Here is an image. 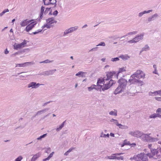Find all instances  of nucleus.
Returning a JSON list of instances; mask_svg holds the SVG:
<instances>
[{"label":"nucleus","instance_id":"1","mask_svg":"<svg viewBox=\"0 0 161 161\" xmlns=\"http://www.w3.org/2000/svg\"><path fill=\"white\" fill-rule=\"evenodd\" d=\"M114 83V81L113 80H109L106 79L105 81L103 79H99L97 82L98 85L103 84L104 87L103 90H105L108 89Z\"/></svg>","mask_w":161,"mask_h":161},{"label":"nucleus","instance_id":"2","mask_svg":"<svg viewBox=\"0 0 161 161\" xmlns=\"http://www.w3.org/2000/svg\"><path fill=\"white\" fill-rule=\"evenodd\" d=\"M118 82L120 85L114 91V93L115 94H118L124 90L127 82L124 79H120L119 80Z\"/></svg>","mask_w":161,"mask_h":161},{"label":"nucleus","instance_id":"3","mask_svg":"<svg viewBox=\"0 0 161 161\" xmlns=\"http://www.w3.org/2000/svg\"><path fill=\"white\" fill-rule=\"evenodd\" d=\"M161 156V148H158L157 149H153L151 150V153H148V156L150 158L154 157L156 156V158H160Z\"/></svg>","mask_w":161,"mask_h":161},{"label":"nucleus","instance_id":"4","mask_svg":"<svg viewBox=\"0 0 161 161\" xmlns=\"http://www.w3.org/2000/svg\"><path fill=\"white\" fill-rule=\"evenodd\" d=\"M145 74L141 70H137L134 74L131 75V77H136L137 78H144Z\"/></svg>","mask_w":161,"mask_h":161},{"label":"nucleus","instance_id":"5","mask_svg":"<svg viewBox=\"0 0 161 161\" xmlns=\"http://www.w3.org/2000/svg\"><path fill=\"white\" fill-rule=\"evenodd\" d=\"M150 135V134H146L142 133V136L141 139L143 141H150L151 142H155L157 140L156 139L151 137L149 136Z\"/></svg>","mask_w":161,"mask_h":161},{"label":"nucleus","instance_id":"6","mask_svg":"<svg viewBox=\"0 0 161 161\" xmlns=\"http://www.w3.org/2000/svg\"><path fill=\"white\" fill-rule=\"evenodd\" d=\"M27 41L24 40L23 42L19 44L15 43L14 45V49L17 50L18 49H20L26 46L27 44Z\"/></svg>","mask_w":161,"mask_h":161},{"label":"nucleus","instance_id":"7","mask_svg":"<svg viewBox=\"0 0 161 161\" xmlns=\"http://www.w3.org/2000/svg\"><path fill=\"white\" fill-rule=\"evenodd\" d=\"M36 24V21L31 22L26 26L25 30L27 32H29L34 27Z\"/></svg>","mask_w":161,"mask_h":161},{"label":"nucleus","instance_id":"8","mask_svg":"<svg viewBox=\"0 0 161 161\" xmlns=\"http://www.w3.org/2000/svg\"><path fill=\"white\" fill-rule=\"evenodd\" d=\"M140 160L142 161H148V154H146L144 153H141L137 154Z\"/></svg>","mask_w":161,"mask_h":161},{"label":"nucleus","instance_id":"9","mask_svg":"<svg viewBox=\"0 0 161 161\" xmlns=\"http://www.w3.org/2000/svg\"><path fill=\"white\" fill-rule=\"evenodd\" d=\"M131 79H130L129 80V82L130 84L138 83L141 85H142V81L140 80L136 79V77H131Z\"/></svg>","mask_w":161,"mask_h":161},{"label":"nucleus","instance_id":"10","mask_svg":"<svg viewBox=\"0 0 161 161\" xmlns=\"http://www.w3.org/2000/svg\"><path fill=\"white\" fill-rule=\"evenodd\" d=\"M122 153H117L112 154L111 156L112 158L117 159H121L123 160L124 158L123 156L117 157V156H119L122 154Z\"/></svg>","mask_w":161,"mask_h":161},{"label":"nucleus","instance_id":"11","mask_svg":"<svg viewBox=\"0 0 161 161\" xmlns=\"http://www.w3.org/2000/svg\"><path fill=\"white\" fill-rule=\"evenodd\" d=\"M130 134L134 136L137 137H141V138L142 133H141L139 131H136L135 132H131L130 133Z\"/></svg>","mask_w":161,"mask_h":161},{"label":"nucleus","instance_id":"12","mask_svg":"<svg viewBox=\"0 0 161 161\" xmlns=\"http://www.w3.org/2000/svg\"><path fill=\"white\" fill-rule=\"evenodd\" d=\"M33 20H28V19H25L22 21L20 23L21 26L24 27L27 25L28 24L32 22Z\"/></svg>","mask_w":161,"mask_h":161},{"label":"nucleus","instance_id":"13","mask_svg":"<svg viewBox=\"0 0 161 161\" xmlns=\"http://www.w3.org/2000/svg\"><path fill=\"white\" fill-rule=\"evenodd\" d=\"M41 84L39 83L36 84L34 82H32L28 85V87L30 88L32 87V88H36Z\"/></svg>","mask_w":161,"mask_h":161},{"label":"nucleus","instance_id":"14","mask_svg":"<svg viewBox=\"0 0 161 161\" xmlns=\"http://www.w3.org/2000/svg\"><path fill=\"white\" fill-rule=\"evenodd\" d=\"M116 73L114 71H112L111 72H109L107 73V79L106 80H109V79L110 78H112V77L114 75H116Z\"/></svg>","mask_w":161,"mask_h":161},{"label":"nucleus","instance_id":"15","mask_svg":"<svg viewBox=\"0 0 161 161\" xmlns=\"http://www.w3.org/2000/svg\"><path fill=\"white\" fill-rule=\"evenodd\" d=\"M46 22H47V25H50L54 23H56V22L54 18H49L47 19Z\"/></svg>","mask_w":161,"mask_h":161},{"label":"nucleus","instance_id":"16","mask_svg":"<svg viewBox=\"0 0 161 161\" xmlns=\"http://www.w3.org/2000/svg\"><path fill=\"white\" fill-rule=\"evenodd\" d=\"M143 34H141L140 36H136L134 38L135 42L136 43L140 41L142 39H143Z\"/></svg>","mask_w":161,"mask_h":161},{"label":"nucleus","instance_id":"17","mask_svg":"<svg viewBox=\"0 0 161 161\" xmlns=\"http://www.w3.org/2000/svg\"><path fill=\"white\" fill-rule=\"evenodd\" d=\"M130 159L132 160V161H141L137 154L135 155L133 158H131Z\"/></svg>","mask_w":161,"mask_h":161},{"label":"nucleus","instance_id":"18","mask_svg":"<svg viewBox=\"0 0 161 161\" xmlns=\"http://www.w3.org/2000/svg\"><path fill=\"white\" fill-rule=\"evenodd\" d=\"M40 156V154L39 153L36 154L34 155L32 157L31 161H35Z\"/></svg>","mask_w":161,"mask_h":161},{"label":"nucleus","instance_id":"19","mask_svg":"<svg viewBox=\"0 0 161 161\" xmlns=\"http://www.w3.org/2000/svg\"><path fill=\"white\" fill-rule=\"evenodd\" d=\"M124 142V144H125V145H132L133 146H135L136 145V144L135 143L130 144V142L127 141L126 140H125Z\"/></svg>","mask_w":161,"mask_h":161},{"label":"nucleus","instance_id":"20","mask_svg":"<svg viewBox=\"0 0 161 161\" xmlns=\"http://www.w3.org/2000/svg\"><path fill=\"white\" fill-rule=\"evenodd\" d=\"M157 117H161V115L159 114H153L151 115L150 116V118H154Z\"/></svg>","mask_w":161,"mask_h":161},{"label":"nucleus","instance_id":"21","mask_svg":"<svg viewBox=\"0 0 161 161\" xmlns=\"http://www.w3.org/2000/svg\"><path fill=\"white\" fill-rule=\"evenodd\" d=\"M30 62H26L23 64H16V67H23L25 66V64L26 63H30Z\"/></svg>","mask_w":161,"mask_h":161},{"label":"nucleus","instance_id":"22","mask_svg":"<svg viewBox=\"0 0 161 161\" xmlns=\"http://www.w3.org/2000/svg\"><path fill=\"white\" fill-rule=\"evenodd\" d=\"M85 73V72L82 71H80L78 72L77 74H76L75 75L77 76H81L82 77H83L84 76V74Z\"/></svg>","mask_w":161,"mask_h":161},{"label":"nucleus","instance_id":"23","mask_svg":"<svg viewBox=\"0 0 161 161\" xmlns=\"http://www.w3.org/2000/svg\"><path fill=\"white\" fill-rule=\"evenodd\" d=\"M152 10H149L147 11H144L142 13H140L139 14V16L140 17L142 16L144 14H145V13H150V12L152 11Z\"/></svg>","mask_w":161,"mask_h":161},{"label":"nucleus","instance_id":"24","mask_svg":"<svg viewBox=\"0 0 161 161\" xmlns=\"http://www.w3.org/2000/svg\"><path fill=\"white\" fill-rule=\"evenodd\" d=\"M45 7L43 6L41 7V9L40 17L41 18L44 13Z\"/></svg>","mask_w":161,"mask_h":161},{"label":"nucleus","instance_id":"25","mask_svg":"<svg viewBox=\"0 0 161 161\" xmlns=\"http://www.w3.org/2000/svg\"><path fill=\"white\" fill-rule=\"evenodd\" d=\"M109 114L111 115H114L115 116H117V111H111L109 112Z\"/></svg>","mask_w":161,"mask_h":161},{"label":"nucleus","instance_id":"26","mask_svg":"<svg viewBox=\"0 0 161 161\" xmlns=\"http://www.w3.org/2000/svg\"><path fill=\"white\" fill-rule=\"evenodd\" d=\"M114 120V121H115V123L116 125L117 126H118L119 128H122V126H123L122 125H121V124H119L118 123V121H117V120Z\"/></svg>","mask_w":161,"mask_h":161},{"label":"nucleus","instance_id":"27","mask_svg":"<svg viewBox=\"0 0 161 161\" xmlns=\"http://www.w3.org/2000/svg\"><path fill=\"white\" fill-rule=\"evenodd\" d=\"M77 28L78 27L76 26L70 28H69L70 31L71 32H73L74 31L77 30Z\"/></svg>","mask_w":161,"mask_h":161},{"label":"nucleus","instance_id":"28","mask_svg":"<svg viewBox=\"0 0 161 161\" xmlns=\"http://www.w3.org/2000/svg\"><path fill=\"white\" fill-rule=\"evenodd\" d=\"M45 5H48L50 4V0H43Z\"/></svg>","mask_w":161,"mask_h":161},{"label":"nucleus","instance_id":"29","mask_svg":"<svg viewBox=\"0 0 161 161\" xmlns=\"http://www.w3.org/2000/svg\"><path fill=\"white\" fill-rule=\"evenodd\" d=\"M52 61H50L48 59H47V60H45V61L40 62V63H49L51 62H52Z\"/></svg>","mask_w":161,"mask_h":161},{"label":"nucleus","instance_id":"30","mask_svg":"<svg viewBox=\"0 0 161 161\" xmlns=\"http://www.w3.org/2000/svg\"><path fill=\"white\" fill-rule=\"evenodd\" d=\"M65 122H64L60 125L59 127V128H58L57 129V131H59V130H60L64 126V123Z\"/></svg>","mask_w":161,"mask_h":161},{"label":"nucleus","instance_id":"31","mask_svg":"<svg viewBox=\"0 0 161 161\" xmlns=\"http://www.w3.org/2000/svg\"><path fill=\"white\" fill-rule=\"evenodd\" d=\"M56 0H50V4H56Z\"/></svg>","mask_w":161,"mask_h":161},{"label":"nucleus","instance_id":"32","mask_svg":"<svg viewBox=\"0 0 161 161\" xmlns=\"http://www.w3.org/2000/svg\"><path fill=\"white\" fill-rule=\"evenodd\" d=\"M119 58H122L123 59H127V58H129V57L128 56H125L122 55L121 56H120L119 57Z\"/></svg>","mask_w":161,"mask_h":161},{"label":"nucleus","instance_id":"33","mask_svg":"<svg viewBox=\"0 0 161 161\" xmlns=\"http://www.w3.org/2000/svg\"><path fill=\"white\" fill-rule=\"evenodd\" d=\"M50 9L51 8H47L45 9V11L44 12V14H47L48 12L50 11Z\"/></svg>","mask_w":161,"mask_h":161},{"label":"nucleus","instance_id":"34","mask_svg":"<svg viewBox=\"0 0 161 161\" xmlns=\"http://www.w3.org/2000/svg\"><path fill=\"white\" fill-rule=\"evenodd\" d=\"M154 93L156 95L159 94L160 95H161V90L155 92Z\"/></svg>","mask_w":161,"mask_h":161},{"label":"nucleus","instance_id":"35","mask_svg":"<svg viewBox=\"0 0 161 161\" xmlns=\"http://www.w3.org/2000/svg\"><path fill=\"white\" fill-rule=\"evenodd\" d=\"M125 69L124 68H120L119 71L118 73H119L120 72L125 71Z\"/></svg>","mask_w":161,"mask_h":161},{"label":"nucleus","instance_id":"36","mask_svg":"<svg viewBox=\"0 0 161 161\" xmlns=\"http://www.w3.org/2000/svg\"><path fill=\"white\" fill-rule=\"evenodd\" d=\"M23 158L21 156H19L16 159L15 161H20Z\"/></svg>","mask_w":161,"mask_h":161},{"label":"nucleus","instance_id":"37","mask_svg":"<svg viewBox=\"0 0 161 161\" xmlns=\"http://www.w3.org/2000/svg\"><path fill=\"white\" fill-rule=\"evenodd\" d=\"M149 47L147 45H146L143 48V50L144 51H146L147 50H149Z\"/></svg>","mask_w":161,"mask_h":161},{"label":"nucleus","instance_id":"38","mask_svg":"<svg viewBox=\"0 0 161 161\" xmlns=\"http://www.w3.org/2000/svg\"><path fill=\"white\" fill-rule=\"evenodd\" d=\"M54 153V152H52L47 157L48 158H49V159L53 156Z\"/></svg>","mask_w":161,"mask_h":161},{"label":"nucleus","instance_id":"39","mask_svg":"<svg viewBox=\"0 0 161 161\" xmlns=\"http://www.w3.org/2000/svg\"><path fill=\"white\" fill-rule=\"evenodd\" d=\"M47 134H45L44 135H43L42 136H41L37 138L38 140H40L41 138L44 137L45 136H46Z\"/></svg>","mask_w":161,"mask_h":161},{"label":"nucleus","instance_id":"40","mask_svg":"<svg viewBox=\"0 0 161 161\" xmlns=\"http://www.w3.org/2000/svg\"><path fill=\"white\" fill-rule=\"evenodd\" d=\"M47 134H45L44 135H43L42 136H41L37 138L38 140H40L41 138L44 137L45 136H46Z\"/></svg>","mask_w":161,"mask_h":161},{"label":"nucleus","instance_id":"41","mask_svg":"<svg viewBox=\"0 0 161 161\" xmlns=\"http://www.w3.org/2000/svg\"><path fill=\"white\" fill-rule=\"evenodd\" d=\"M71 33L70 31V29H69L68 30H66L64 32V34H66L69 33Z\"/></svg>","mask_w":161,"mask_h":161},{"label":"nucleus","instance_id":"42","mask_svg":"<svg viewBox=\"0 0 161 161\" xmlns=\"http://www.w3.org/2000/svg\"><path fill=\"white\" fill-rule=\"evenodd\" d=\"M53 70H50L49 71H47L46 72V74H47V75H49L50 74H52V73H53Z\"/></svg>","mask_w":161,"mask_h":161},{"label":"nucleus","instance_id":"43","mask_svg":"<svg viewBox=\"0 0 161 161\" xmlns=\"http://www.w3.org/2000/svg\"><path fill=\"white\" fill-rule=\"evenodd\" d=\"M119 60V58L116 57L115 58H113L112 59V61H118Z\"/></svg>","mask_w":161,"mask_h":161},{"label":"nucleus","instance_id":"44","mask_svg":"<svg viewBox=\"0 0 161 161\" xmlns=\"http://www.w3.org/2000/svg\"><path fill=\"white\" fill-rule=\"evenodd\" d=\"M105 44L104 42H101L100 44H99L97 45V46H105Z\"/></svg>","mask_w":161,"mask_h":161},{"label":"nucleus","instance_id":"45","mask_svg":"<svg viewBox=\"0 0 161 161\" xmlns=\"http://www.w3.org/2000/svg\"><path fill=\"white\" fill-rule=\"evenodd\" d=\"M128 42L130 43H136V42H135V40L134 39H132L131 40L128 41Z\"/></svg>","mask_w":161,"mask_h":161},{"label":"nucleus","instance_id":"46","mask_svg":"<svg viewBox=\"0 0 161 161\" xmlns=\"http://www.w3.org/2000/svg\"><path fill=\"white\" fill-rule=\"evenodd\" d=\"M156 112L158 113V114H160L161 113V108H158L157 109L156 111Z\"/></svg>","mask_w":161,"mask_h":161},{"label":"nucleus","instance_id":"47","mask_svg":"<svg viewBox=\"0 0 161 161\" xmlns=\"http://www.w3.org/2000/svg\"><path fill=\"white\" fill-rule=\"evenodd\" d=\"M94 88V87L92 86H91V87H88V90L90 91H91Z\"/></svg>","mask_w":161,"mask_h":161},{"label":"nucleus","instance_id":"48","mask_svg":"<svg viewBox=\"0 0 161 161\" xmlns=\"http://www.w3.org/2000/svg\"><path fill=\"white\" fill-rule=\"evenodd\" d=\"M155 99L158 101H161V97H155Z\"/></svg>","mask_w":161,"mask_h":161},{"label":"nucleus","instance_id":"49","mask_svg":"<svg viewBox=\"0 0 161 161\" xmlns=\"http://www.w3.org/2000/svg\"><path fill=\"white\" fill-rule=\"evenodd\" d=\"M75 149L74 147H72L70 148L67 151L69 153L70 152H71L74 149Z\"/></svg>","mask_w":161,"mask_h":161},{"label":"nucleus","instance_id":"50","mask_svg":"<svg viewBox=\"0 0 161 161\" xmlns=\"http://www.w3.org/2000/svg\"><path fill=\"white\" fill-rule=\"evenodd\" d=\"M58 12L57 10L54 11L53 13V15H56L58 14Z\"/></svg>","mask_w":161,"mask_h":161},{"label":"nucleus","instance_id":"51","mask_svg":"<svg viewBox=\"0 0 161 161\" xmlns=\"http://www.w3.org/2000/svg\"><path fill=\"white\" fill-rule=\"evenodd\" d=\"M153 73L158 74V73L157 72V69H154V70L153 72Z\"/></svg>","mask_w":161,"mask_h":161},{"label":"nucleus","instance_id":"52","mask_svg":"<svg viewBox=\"0 0 161 161\" xmlns=\"http://www.w3.org/2000/svg\"><path fill=\"white\" fill-rule=\"evenodd\" d=\"M9 11L8 9H6L5 10H4L3 12H4V13H6L7 12H8Z\"/></svg>","mask_w":161,"mask_h":161},{"label":"nucleus","instance_id":"53","mask_svg":"<svg viewBox=\"0 0 161 161\" xmlns=\"http://www.w3.org/2000/svg\"><path fill=\"white\" fill-rule=\"evenodd\" d=\"M152 144H149L148 145V147L151 149H152Z\"/></svg>","mask_w":161,"mask_h":161},{"label":"nucleus","instance_id":"54","mask_svg":"<svg viewBox=\"0 0 161 161\" xmlns=\"http://www.w3.org/2000/svg\"><path fill=\"white\" fill-rule=\"evenodd\" d=\"M136 33V31H134L133 32H130V33H129V34H135Z\"/></svg>","mask_w":161,"mask_h":161},{"label":"nucleus","instance_id":"55","mask_svg":"<svg viewBox=\"0 0 161 161\" xmlns=\"http://www.w3.org/2000/svg\"><path fill=\"white\" fill-rule=\"evenodd\" d=\"M41 31H38L37 32H33V33L34 34H36L37 33H38L39 32H40Z\"/></svg>","mask_w":161,"mask_h":161},{"label":"nucleus","instance_id":"56","mask_svg":"<svg viewBox=\"0 0 161 161\" xmlns=\"http://www.w3.org/2000/svg\"><path fill=\"white\" fill-rule=\"evenodd\" d=\"M5 53L6 54H7L8 53V51L7 50V49H6L5 51Z\"/></svg>","mask_w":161,"mask_h":161},{"label":"nucleus","instance_id":"57","mask_svg":"<svg viewBox=\"0 0 161 161\" xmlns=\"http://www.w3.org/2000/svg\"><path fill=\"white\" fill-rule=\"evenodd\" d=\"M49 160V158H48V157L46 158H45V159H44L43 160V161H46L47 160Z\"/></svg>","mask_w":161,"mask_h":161},{"label":"nucleus","instance_id":"58","mask_svg":"<svg viewBox=\"0 0 161 161\" xmlns=\"http://www.w3.org/2000/svg\"><path fill=\"white\" fill-rule=\"evenodd\" d=\"M4 14V12L3 11L1 13H0V16H2Z\"/></svg>","mask_w":161,"mask_h":161},{"label":"nucleus","instance_id":"59","mask_svg":"<svg viewBox=\"0 0 161 161\" xmlns=\"http://www.w3.org/2000/svg\"><path fill=\"white\" fill-rule=\"evenodd\" d=\"M110 135L112 137H114V134L112 133H111L110 134Z\"/></svg>","mask_w":161,"mask_h":161},{"label":"nucleus","instance_id":"60","mask_svg":"<svg viewBox=\"0 0 161 161\" xmlns=\"http://www.w3.org/2000/svg\"><path fill=\"white\" fill-rule=\"evenodd\" d=\"M153 67L154 69H157V68H156V65H153Z\"/></svg>","mask_w":161,"mask_h":161},{"label":"nucleus","instance_id":"61","mask_svg":"<svg viewBox=\"0 0 161 161\" xmlns=\"http://www.w3.org/2000/svg\"><path fill=\"white\" fill-rule=\"evenodd\" d=\"M69 153L68 152V151L65 152L64 153V155H68Z\"/></svg>","mask_w":161,"mask_h":161},{"label":"nucleus","instance_id":"62","mask_svg":"<svg viewBox=\"0 0 161 161\" xmlns=\"http://www.w3.org/2000/svg\"><path fill=\"white\" fill-rule=\"evenodd\" d=\"M18 54V53H15L13 54L12 55H13V56H15L17 54Z\"/></svg>","mask_w":161,"mask_h":161},{"label":"nucleus","instance_id":"63","mask_svg":"<svg viewBox=\"0 0 161 161\" xmlns=\"http://www.w3.org/2000/svg\"><path fill=\"white\" fill-rule=\"evenodd\" d=\"M125 145V144H124V142H123V144L121 145V147H123L124 145Z\"/></svg>","mask_w":161,"mask_h":161},{"label":"nucleus","instance_id":"64","mask_svg":"<svg viewBox=\"0 0 161 161\" xmlns=\"http://www.w3.org/2000/svg\"><path fill=\"white\" fill-rule=\"evenodd\" d=\"M106 136H107V137H109V135L108 134H107Z\"/></svg>","mask_w":161,"mask_h":161}]
</instances>
